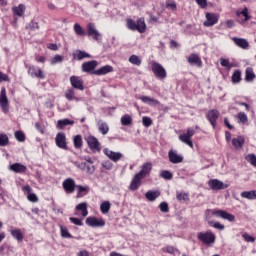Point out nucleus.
Returning a JSON list of instances; mask_svg holds the SVG:
<instances>
[{"label": "nucleus", "mask_w": 256, "mask_h": 256, "mask_svg": "<svg viewBox=\"0 0 256 256\" xmlns=\"http://www.w3.org/2000/svg\"><path fill=\"white\" fill-rule=\"evenodd\" d=\"M75 167H78V169H81V171H85L87 169V163L85 162H73Z\"/></svg>", "instance_id": "e2e57ef3"}, {"label": "nucleus", "mask_w": 256, "mask_h": 256, "mask_svg": "<svg viewBox=\"0 0 256 256\" xmlns=\"http://www.w3.org/2000/svg\"><path fill=\"white\" fill-rule=\"evenodd\" d=\"M196 3L202 9H205V7H207V0H196Z\"/></svg>", "instance_id": "774afa93"}, {"label": "nucleus", "mask_w": 256, "mask_h": 256, "mask_svg": "<svg viewBox=\"0 0 256 256\" xmlns=\"http://www.w3.org/2000/svg\"><path fill=\"white\" fill-rule=\"evenodd\" d=\"M70 83L74 89H78L79 91H83L85 86H83V79L79 76H71Z\"/></svg>", "instance_id": "dca6fc26"}, {"label": "nucleus", "mask_w": 256, "mask_h": 256, "mask_svg": "<svg viewBox=\"0 0 256 256\" xmlns=\"http://www.w3.org/2000/svg\"><path fill=\"white\" fill-rule=\"evenodd\" d=\"M63 61V56L56 55L51 59V65H57V63H61Z\"/></svg>", "instance_id": "4d7b16f0"}, {"label": "nucleus", "mask_w": 256, "mask_h": 256, "mask_svg": "<svg viewBox=\"0 0 256 256\" xmlns=\"http://www.w3.org/2000/svg\"><path fill=\"white\" fill-rule=\"evenodd\" d=\"M246 161H248V163H250V165H252L253 167H256V155L255 154H248L245 157Z\"/></svg>", "instance_id": "8fccbe9b"}, {"label": "nucleus", "mask_w": 256, "mask_h": 256, "mask_svg": "<svg viewBox=\"0 0 256 256\" xmlns=\"http://www.w3.org/2000/svg\"><path fill=\"white\" fill-rule=\"evenodd\" d=\"M71 223H73L74 225H78V227L83 226V220L79 219V218H75V217H70L69 218Z\"/></svg>", "instance_id": "052dcab7"}, {"label": "nucleus", "mask_w": 256, "mask_h": 256, "mask_svg": "<svg viewBox=\"0 0 256 256\" xmlns=\"http://www.w3.org/2000/svg\"><path fill=\"white\" fill-rule=\"evenodd\" d=\"M142 124L144 127H151L153 125V120L150 117L144 116L142 118Z\"/></svg>", "instance_id": "603ef678"}, {"label": "nucleus", "mask_w": 256, "mask_h": 256, "mask_svg": "<svg viewBox=\"0 0 256 256\" xmlns=\"http://www.w3.org/2000/svg\"><path fill=\"white\" fill-rule=\"evenodd\" d=\"M107 73H113V66L111 65H106V66H102L101 68L92 71V75H107Z\"/></svg>", "instance_id": "4be33fe9"}, {"label": "nucleus", "mask_w": 256, "mask_h": 256, "mask_svg": "<svg viewBox=\"0 0 256 256\" xmlns=\"http://www.w3.org/2000/svg\"><path fill=\"white\" fill-rule=\"evenodd\" d=\"M28 75L36 77L37 79H45V74L41 68H37L34 65L28 66Z\"/></svg>", "instance_id": "2eb2a0df"}, {"label": "nucleus", "mask_w": 256, "mask_h": 256, "mask_svg": "<svg viewBox=\"0 0 256 256\" xmlns=\"http://www.w3.org/2000/svg\"><path fill=\"white\" fill-rule=\"evenodd\" d=\"M161 192L159 190L153 191V190H149L148 192H146L145 197L147 200L153 202L155 201L158 197H160Z\"/></svg>", "instance_id": "c85d7f7f"}, {"label": "nucleus", "mask_w": 256, "mask_h": 256, "mask_svg": "<svg viewBox=\"0 0 256 256\" xmlns=\"http://www.w3.org/2000/svg\"><path fill=\"white\" fill-rule=\"evenodd\" d=\"M121 123L124 126H129V125H131L133 123V118H131V116L129 114H125L121 118Z\"/></svg>", "instance_id": "79ce46f5"}, {"label": "nucleus", "mask_w": 256, "mask_h": 256, "mask_svg": "<svg viewBox=\"0 0 256 256\" xmlns=\"http://www.w3.org/2000/svg\"><path fill=\"white\" fill-rule=\"evenodd\" d=\"M195 135V129L193 128H188L186 132L183 134L179 135V141L184 143L185 145H188V147H191L193 149V141H191V137Z\"/></svg>", "instance_id": "7ed1b4c3"}, {"label": "nucleus", "mask_w": 256, "mask_h": 256, "mask_svg": "<svg viewBox=\"0 0 256 256\" xmlns=\"http://www.w3.org/2000/svg\"><path fill=\"white\" fill-rule=\"evenodd\" d=\"M86 172L88 173V175H93V173H95V166L94 165H91V166L86 165Z\"/></svg>", "instance_id": "338daca9"}, {"label": "nucleus", "mask_w": 256, "mask_h": 256, "mask_svg": "<svg viewBox=\"0 0 256 256\" xmlns=\"http://www.w3.org/2000/svg\"><path fill=\"white\" fill-rule=\"evenodd\" d=\"M207 119L210 121L213 129H215V126L217 125V120L219 119V112L215 109L210 110L207 113Z\"/></svg>", "instance_id": "f3484780"}, {"label": "nucleus", "mask_w": 256, "mask_h": 256, "mask_svg": "<svg viewBox=\"0 0 256 256\" xmlns=\"http://www.w3.org/2000/svg\"><path fill=\"white\" fill-rule=\"evenodd\" d=\"M208 185L212 191H221V189H227V185L218 179H210L208 181Z\"/></svg>", "instance_id": "9b49d317"}, {"label": "nucleus", "mask_w": 256, "mask_h": 256, "mask_svg": "<svg viewBox=\"0 0 256 256\" xmlns=\"http://www.w3.org/2000/svg\"><path fill=\"white\" fill-rule=\"evenodd\" d=\"M212 215H214L215 217H220L221 219H226V221H230V223H233V221H235V215L230 214L225 210H213Z\"/></svg>", "instance_id": "1a4fd4ad"}, {"label": "nucleus", "mask_w": 256, "mask_h": 256, "mask_svg": "<svg viewBox=\"0 0 256 256\" xmlns=\"http://www.w3.org/2000/svg\"><path fill=\"white\" fill-rule=\"evenodd\" d=\"M74 33H76L79 37H85L86 32L83 27H81L79 24H74Z\"/></svg>", "instance_id": "a19ab883"}, {"label": "nucleus", "mask_w": 256, "mask_h": 256, "mask_svg": "<svg viewBox=\"0 0 256 256\" xmlns=\"http://www.w3.org/2000/svg\"><path fill=\"white\" fill-rule=\"evenodd\" d=\"M13 173H25L27 171V166L21 163H14L8 167Z\"/></svg>", "instance_id": "5701e85b"}, {"label": "nucleus", "mask_w": 256, "mask_h": 256, "mask_svg": "<svg viewBox=\"0 0 256 256\" xmlns=\"http://www.w3.org/2000/svg\"><path fill=\"white\" fill-rule=\"evenodd\" d=\"M111 210V202L105 201L100 205V211L103 213V215H107L109 211Z\"/></svg>", "instance_id": "e433bc0d"}, {"label": "nucleus", "mask_w": 256, "mask_h": 256, "mask_svg": "<svg viewBox=\"0 0 256 256\" xmlns=\"http://www.w3.org/2000/svg\"><path fill=\"white\" fill-rule=\"evenodd\" d=\"M140 101L142 103H145L146 105H150L151 107H155L156 105H159V100L153 99L149 96L140 97Z\"/></svg>", "instance_id": "bb28decb"}, {"label": "nucleus", "mask_w": 256, "mask_h": 256, "mask_svg": "<svg viewBox=\"0 0 256 256\" xmlns=\"http://www.w3.org/2000/svg\"><path fill=\"white\" fill-rule=\"evenodd\" d=\"M91 57V55L85 51L82 50H77L76 53L74 54V59H78V61H81L83 59H87Z\"/></svg>", "instance_id": "c9c22d12"}, {"label": "nucleus", "mask_w": 256, "mask_h": 256, "mask_svg": "<svg viewBox=\"0 0 256 256\" xmlns=\"http://www.w3.org/2000/svg\"><path fill=\"white\" fill-rule=\"evenodd\" d=\"M142 179L139 174H135L129 186L130 191H137L141 187Z\"/></svg>", "instance_id": "412c9836"}, {"label": "nucleus", "mask_w": 256, "mask_h": 256, "mask_svg": "<svg viewBox=\"0 0 256 256\" xmlns=\"http://www.w3.org/2000/svg\"><path fill=\"white\" fill-rule=\"evenodd\" d=\"M255 77H256V75H255V72H253V68H251V67L246 68L245 81L247 83H251V82L255 81Z\"/></svg>", "instance_id": "cd10ccee"}, {"label": "nucleus", "mask_w": 256, "mask_h": 256, "mask_svg": "<svg viewBox=\"0 0 256 256\" xmlns=\"http://www.w3.org/2000/svg\"><path fill=\"white\" fill-rule=\"evenodd\" d=\"M104 155L110 159V161H113L114 163H117V161H121L123 158V154L121 152H114L113 150H110L109 148H104L103 150Z\"/></svg>", "instance_id": "6e6552de"}, {"label": "nucleus", "mask_w": 256, "mask_h": 256, "mask_svg": "<svg viewBox=\"0 0 256 256\" xmlns=\"http://www.w3.org/2000/svg\"><path fill=\"white\" fill-rule=\"evenodd\" d=\"M87 35L88 37H92L94 41H101V33H99V30L95 27V24L89 23L87 25Z\"/></svg>", "instance_id": "0eeeda50"}, {"label": "nucleus", "mask_w": 256, "mask_h": 256, "mask_svg": "<svg viewBox=\"0 0 256 256\" xmlns=\"http://www.w3.org/2000/svg\"><path fill=\"white\" fill-rule=\"evenodd\" d=\"M25 9L26 8L24 4H19L18 6L13 7L12 11L17 17H23V15H25Z\"/></svg>", "instance_id": "c756f323"}, {"label": "nucleus", "mask_w": 256, "mask_h": 256, "mask_svg": "<svg viewBox=\"0 0 256 256\" xmlns=\"http://www.w3.org/2000/svg\"><path fill=\"white\" fill-rule=\"evenodd\" d=\"M55 141H56V145H57V147H59V149L67 150V137H65V133L59 132L56 135Z\"/></svg>", "instance_id": "4468645a"}, {"label": "nucleus", "mask_w": 256, "mask_h": 256, "mask_svg": "<svg viewBox=\"0 0 256 256\" xmlns=\"http://www.w3.org/2000/svg\"><path fill=\"white\" fill-rule=\"evenodd\" d=\"M60 233L61 237L64 239H73V235L69 233V230L66 227H63V225H60Z\"/></svg>", "instance_id": "ea45409f"}, {"label": "nucleus", "mask_w": 256, "mask_h": 256, "mask_svg": "<svg viewBox=\"0 0 256 256\" xmlns=\"http://www.w3.org/2000/svg\"><path fill=\"white\" fill-rule=\"evenodd\" d=\"M98 65L99 63L97 62V60L85 62L82 64V71L84 73H91V71H93V69H95Z\"/></svg>", "instance_id": "aec40b11"}, {"label": "nucleus", "mask_w": 256, "mask_h": 256, "mask_svg": "<svg viewBox=\"0 0 256 256\" xmlns=\"http://www.w3.org/2000/svg\"><path fill=\"white\" fill-rule=\"evenodd\" d=\"M151 69H152V72L154 73V75L158 78V79H165V77H167V71L165 70V68L155 62V61H152L151 62Z\"/></svg>", "instance_id": "20e7f679"}, {"label": "nucleus", "mask_w": 256, "mask_h": 256, "mask_svg": "<svg viewBox=\"0 0 256 256\" xmlns=\"http://www.w3.org/2000/svg\"><path fill=\"white\" fill-rule=\"evenodd\" d=\"M209 224H210L211 226H213L214 229H218L219 231H223V229H225V225H223V224H221V223H219V222H215V223L209 222Z\"/></svg>", "instance_id": "680f3d73"}, {"label": "nucleus", "mask_w": 256, "mask_h": 256, "mask_svg": "<svg viewBox=\"0 0 256 256\" xmlns=\"http://www.w3.org/2000/svg\"><path fill=\"white\" fill-rule=\"evenodd\" d=\"M129 62L132 65H137V67H139V65H141V58H139L137 55H132L129 57Z\"/></svg>", "instance_id": "49530a36"}, {"label": "nucleus", "mask_w": 256, "mask_h": 256, "mask_svg": "<svg viewBox=\"0 0 256 256\" xmlns=\"http://www.w3.org/2000/svg\"><path fill=\"white\" fill-rule=\"evenodd\" d=\"M188 63L190 65H196V67H203V61H201V57L197 54H190L188 56Z\"/></svg>", "instance_id": "b1692460"}, {"label": "nucleus", "mask_w": 256, "mask_h": 256, "mask_svg": "<svg viewBox=\"0 0 256 256\" xmlns=\"http://www.w3.org/2000/svg\"><path fill=\"white\" fill-rule=\"evenodd\" d=\"M0 107L4 113H9V99H7V90L5 87L0 92Z\"/></svg>", "instance_id": "39448f33"}, {"label": "nucleus", "mask_w": 256, "mask_h": 256, "mask_svg": "<svg viewBox=\"0 0 256 256\" xmlns=\"http://www.w3.org/2000/svg\"><path fill=\"white\" fill-rule=\"evenodd\" d=\"M14 135L15 139H17V141H19L20 143H23V141H25V133H23L22 131H16Z\"/></svg>", "instance_id": "3c124183"}, {"label": "nucleus", "mask_w": 256, "mask_h": 256, "mask_svg": "<svg viewBox=\"0 0 256 256\" xmlns=\"http://www.w3.org/2000/svg\"><path fill=\"white\" fill-rule=\"evenodd\" d=\"M86 141L88 143V147L91 149V151H101V143H99V140L95 138V136H88L86 138Z\"/></svg>", "instance_id": "9d476101"}, {"label": "nucleus", "mask_w": 256, "mask_h": 256, "mask_svg": "<svg viewBox=\"0 0 256 256\" xmlns=\"http://www.w3.org/2000/svg\"><path fill=\"white\" fill-rule=\"evenodd\" d=\"M126 25L130 31H138V33H145L147 31V24L145 18H139L137 21L127 19Z\"/></svg>", "instance_id": "f257e3e1"}, {"label": "nucleus", "mask_w": 256, "mask_h": 256, "mask_svg": "<svg viewBox=\"0 0 256 256\" xmlns=\"http://www.w3.org/2000/svg\"><path fill=\"white\" fill-rule=\"evenodd\" d=\"M152 169H153V164H151V162H146L142 165L140 172H138L137 174L143 179H145V177H147V175L151 173Z\"/></svg>", "instance_id": "a211bd4d"}, {"label": "nucleus", "mask_w": 256, "mask_h": 256, "mask_svg": "<svg viewBox=\"0 0 256 256\" xmlns=\"http://www.w3.org/2000/svg\"><path fill=\"white\" fill-rule=\"evenodd\" d=\"M168 158L170 163H174L177 165V163H183V156L177 154V151L170 150L168 152Z\"/></svg>", "instance_id": "6ab92c4d"}, {"label": "nucleus", "mask_w": 256, "mask_h": 256, "mask_svg": "<svg viewBox=\"0 0 256 256\" xmlns=\"http://www.w3.org/2000/svg\"><path fill=\"white\" fill-rule=\"evenodd\" d=\"M232 145L236 150L243 149V145H245V137L238 136L232 139Z\"/></svg>", "instance_id": "a878e982"}, {"label": "nucleus", "mask_w": 256, "mask_h": 256, "mask_svg": "<svg viewBox=\"0 0 256 256\" xmlns=\"http://www.w3.org/2000/svg\"><path fill=\"white\" fill-rule=\"evenodd\" d=\"M160 177H162V179H166V180H171L173 179V173H171L169 170H163L160 173Z\"/></svg>", "instance_id": "de8ad7c7"}, {"label": "nucleus", "mask_w": 256, "mask_h": 256, "mask_svg": "<svg viewBox=\"0 0 256 256\" xmlns=\"http://www.w3.org/2000/svg\"><path fill=\"white\" fill-rule=\"evenodd\" d=\"M22 191L25 195H30L33 192V188H31L29 185H26L22 187Z\"/></svg>", "instance_id": "69168bd1"}, {"label": "nucleus", "mask_w": 256, "mask_h": 256, "mask_svg": "<svg viewBox=\"0 0 256 256\" xmlns=\"http://www.w3.org/2000/svg\"><path fill=\"white\" fill-rule=\"evenodd\" d=\"M75 209L77 211H81L82 217H87L89 215V211L87 210V202H82L78 204Z\"/></svg>", "instance_id": "7c9ffc66"}, {"label": "nucleus", "mask_w": 256, "mask_h": 256, "mask_svg": "<svg viewBox=\"0 0 256 256\" xmlns=\"http://www.w3.org/2000/svg\"><path fill=\"white\" fill-rule=\"evenodd\" d=\"M11 235L12 237H14V239H17L18 241H23V233H21L20 229L12 230Z\"/></svg>", "instance_id": "c03bdc74"}, {"label": "nucleus", "mask_w": 256, "mask_h": 256, "mask_svg": "<svg viewBox=\"0 0 256 256\" xmlns=\"http://www.w3.org/2000/svg\"><path fill=\"white\" fill-rule=\"evenodd\" d=\"M237 17H241L243 15L244 21H249L251 19V16H249V9L245 7L242 11L238 10L236 12Z\"/></svg>", "instance_id": "4c0bfd02"}, {"label": "nucleus", "mask_w": 256, "mask_h": 256, "mask_svg": "<svg viewBox=\"0 0 256 256\" xmlns=\"http://www.w3.org/2000/svg\"><path fill=\"white\" fill-rule=\"evenodd\" d=\"M74 147L75 149H81V147H83V138L81 135H76L74 137Z\"/></svg>", "instance_id": "37998d69"}, {"label": "nucleus", "mask_w": 256, "mask_h": 256, "mask_svg": "<svg viewBox=\"0 0 256 256\" xmlns=\"http://www.w3.org/2000/svg\"><path fill=\"white\" fill-rule=\"evenodd\" d=\"M88 227H105V220L97 219L96 217H88L85 221Z\"/></svg>", "instance_id": "f8f14e48"}, {"label": "nucleus", "mask_w": 256, "mask_h": 256, "mask_svg": "<svg viewBox=\"0 0 256 256\" xmlns=\"http://www.w3.org/2000/svg\"><path fill=\"white\" fill-rule=\"evenodd\" d=\"M102 167L107 171H111L113 169V163L109 160L102 162Z\"/></svg>", "instance_id": "bf43d9fd"}, {"label": "nucleus", "mask_w": 256, "mask_h": 256, "mask_svg": "<svg viewBox=\"0 0 256 256\" xmlns=\"http://www.w3.org/2000/svg\"><path fill=\"white\" fill-rule=\"evenodd\" d=\"M197 239L206 247H213V245H215L217 236H215V233H213L212 231L198 232Z\"/></svg>", "instance_id": "f03ea898"}, {"label": "nucleus", "mask_w": 256, "mask_h": 256, "mask_svg": "<svg viewBox=\"0 0 256 256\" xmlns=\"http://www.w3.org/2000/svg\"><path fill=\"white\" fill-rule=\"evenodd\" d=\"M206 21H204V27H213V25H217L219 23V14L207 12L205 14Z\"/></svg>", "instance_id": "423d86ee"}, {"label": "nucleus", "mask_w": 256, "mask_h": 256, "mask_svg": "<svg viewBox=\"0 0 256 256\" xmlns=\"http://www.w3.org/2000/svg\"><path fill=\"white\" fill-rule=\"evenodd\" d=\"M176 199H178L180 202L189 201V194L185 192H176Z\"/></svg>", "instance_id": "a18cd8bd"}, {"label": "nucleus", "mask_w": 256, "mask_h": 256, "mask_svg": "<svg viewBox=\"0 0 256 256\" xmlns=\"http://www.w3.org/2000/svg\"><path fill=\"white\" fill-rule=\"evenodd\" d=\"M232 83L235 85L241 83V70H235L231 77Z\"/></svg>", "instance_id": "58836bf2"}, {"label": "nucleus", "mask_w": 256, "mask_h": 256, "mask_svg": "<svg viewBox=\"0 0 256 256\" xmlns=\"http://www.w3.org/2000/svg\"><path fill=\"white\" fill-rule=\"evenodd\" d=\"M237 118L240 121V123H247V121L249 120L247 118V114H245V112L238 113Z\"/></svg>", "instance_id": "5fc2aeb1"}, {"label": "nucleus", "mask_w": 256, "mask_h": 256, "mask_svg": "<svg viewBox=\"0 0 256 256\" xmlns=\"http://www.w3.org/2000/svg\"><path fill=\"white\" fill-rule=\"evenodd\" d=\"M232 41L237 45V47H240V49H249V42L245 38L233 37Z\"/></svg>", "instance_id": "393cba45"}, {"label": "nucleus", "mask_w": 256, "mask_h": 256, "mask_svg": "<svg viewBox=\"0 0 256 256\" xmlns=\"http://www.w3.org/2000/svg\"><path fill=\"white\" fill-rule=\"evenodd\" d=\"M76 187L78 189V197H81V193H85V195L89 193V187H85L82 185H77Z\"/></svg>", "instance_id": "864d4df0"}, {"label": "nucleus", "mask_w": 256, "mask_h": 256, "mask_svg": "<svg viewBox=\"0 0 256 256\" xmlns=\"http://www.w3.org/2000/svg\"><path fill=\"white\" fill-rule=\"evenodd\" d=\"M241 197L243 199H248V200H255L256 199V190H250V191H243L241 192Z\"/></svg>", "instance_id": "2f4dec72"}, {"label": "nucleus", "mask_w": 256, "mask_h": 256, "mask_svg": "<svg viewBox=\"0 0 256 256\" xmlns=\"http://www.w3.org/2000/svg\"><path fill=\"white\" fill-rule=\"evenodd\" d=\"M9 145V137L6 134H0V147H6Z\"/></svg>", "instance_id": "09e8293b"}, {"label": "nucleus", "mask_w": 256, "mask_h": 256, "mask_svg": "<svg viewBox=\"0 0 256 256\" xmlns=\"http://www.w3.org/2000/svg\"><path fill=\"white\" fill-rule=\"evenodd\" d=\"M242 237L247 243H255V238L247 233H244Z\"/></svg>", "instance_id": "0e129e2a"}, {"label": "nucleus", "mask_w": 256, "mask_h": 256, "mask_svg": "<svg viewBox=\"0 0 256 256\" xmlns=\"http://www.w3.org/2000/svg\"><path fill=\"white\" fill-rule=\"evenodd\" d=\"M65 98L67 101H79V98L75 96V90L73 88L66 90Z\"/></svg>", "instance_id": "473e14b6"}, {"label": "nucleus", "mask_w": 256, "mask_h": 256, "mask_svg": "<svg viewBox=\"0 0 256 256\" xmlns=\"http://www.w3.org/2000/svg\"><path fill=\"white\" fill-rule=\"evenodd\" d=\"M27 199L28 201H30L31 203H37V201H39V198L37 197V194L35 193H30L27 195Z\"/></svg>", "instance_id": "13d9d810"}, {"label": "nucleus", "mask_w": 256, "mask_h": 256, "mask_svg": "<svg viewBox=\"0 0 256 256\" xmlns=\"http://www.w3.org/2000/svg\"><path fill=\"white\" fill-rule=\"evenodd\" d=\"M159 209L162 213H169V204L167 202H162L159 205Z\"/></svg>", "instance_id": "6e6d98bb"}, {"label": "nucleus", "mask_w": 256, "mask_h": 256, "mask_svg": "<svg viewBox=\"0 0 256 256\" xmlns=\"http://www.w3.org/2000/svg\"><path fill=\"white\" fill-rule=\"evenodd\" d=\"M62 187L65 193H75V180L73 178H67L63 181Z\"/></svg>", "instance_id": "ddd939ff"}, {"label": "nucleus", "mask_w": 256, "mask_h": 256, "mask_svg": "<svg viewBox=\"0 0 256 256\" xmlns=\"http://www.w3.org/2000/svg\"><path fill=\"white\" fill-rule=\"evenodd\" d=\"M67 125H75V121L69 120L66 118V119L58 120V122H57L58 129H65V127H67Z\"/></svg>", "instance_id": "72a5a7b5"}, {"label": "nucleus", "mask_w": 256, "mask_h": 256, "mask_svg": "<svg viewBox=\"0 0 256 256\" xmlns=\"http://www.w3.org/2000/svg\"><path fill=\"white\" fill-rule=\"evenodd\" d=\"M98 131L103 135H107V133H109V125L106 122L99 121Z\"/></svg>", "instance_id": "f704fd0d"}]
</instances>
